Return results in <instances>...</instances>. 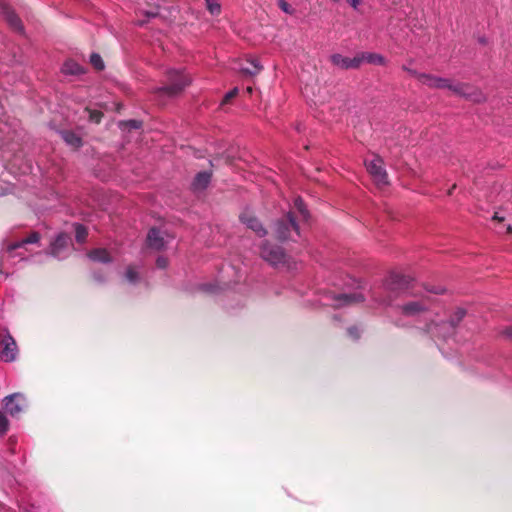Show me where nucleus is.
I'll return each mask as SVG.
<instances>
[{
  "mask_svg": "<svg viewBox=\"0 0 512 512\" xmlns=\"http://www.w3.org/2000/svg\"><path fill=\"white\" fill-rule=\"evenodd\" d=\"M167 81L165 86L160 88V91L169 95L175 96L181 93L192 82L191 77L184 69L177 70L171 69L167 71Z\"/></svg>",
  "mask_w": 512,
  "mask_h": 512,
  "instance_id": "obj_2",
  "label": "nucleus"
},
{
  "mask_svg": "<svg viewBox=\"0 0 512 512\" xmlns=\"http://www.w3.org/2000/svg\"><path fill=\"white\" fill-rule=\"evenodd\" d=\"M364 300L361 294L355 293L351 295L342 294L340 295L336 301V306H342L350 303L362 302Z\"/></svg>",
  "mask_w": 512,
  "mask_h": 512,
  "instance_id": "obj_19",
  "label": "nucleus"
},
{
  "mask_svg": "<svg viewBox=\"0 0 512 512\" xmlns=\"http://www.w3.org/2000/svg\"><path fill=\"white\" fill-rule=\"evenodd\" d=\"M293 215L294 212H289L283 221L276 223L275 234L279 240L288 239L291 231L298 233V225Z\"/></svg>",
  "mask_w": 512,
  "mask_h": 512,
  "instance_id": "obj_8",
  "label": "nucleus"
},
{
  "mask_svg": "<svg viewBox=\"0 0 512 512\" xmlns=\"http://www.w3.org/2000/svg\"><path fill=\"white\" fill-rule=\"evenodd\" d=\"M367 171L372 176L374 182L378 186H385L388 184V176L383 167V161L377 156H373L370 160H365Z\"/></svg>",
  "mask_w": 512,
  "mask_h": 512,
  "instance_id": "obj_5",
  "label": "nucleus"
},
{
  "mask_svg": "<svg viewBox=\"0 0 512 512\" xmlns=\"http://www.w3.org/2000/svg\"><path fill=\"white\" fill-rule=\"evenodd\" d=\"M0 12L5 17L8 24L15 30L21 31L22 24L18 16L14 13V11L7 4H0Z\"/></svg>",
  "mask_w": 512,
  "mask_h": 512,
  "instance_id": "obj_13",
  "label": "nucleus"
},
{
  "mask_svg": "<svg viewBox=\"0 0 512 512\" xmlns=\"http://www.w3.org/2000/svg\"><path fill=\"white\" fill-rule=\"evenodd\" d=\"M89 117L91 121L99 123L102 117V113L99 111H90Z\"/></svg>",
  "mask_w": 512,
  "mask_h": 512,
  "instance_id": "obj_31",
  "label": "nucleus"
},
{
  "mask_svg": "<svg viewBox=\"0 0 512 512\" xmlns=\"http://www.w3.org/2000/svg\"><path fill=\"white\" fill-rule=\"evenodd\" d=\"M167 243L168 240L160 230L155 228L150 229L147 235L148 247L159 251L164 249Z\"/></svg>",
  "mask_w": 512,
  "mask_h": 512,
  "instance_id": "obj_11",
  "label": "nucleus"
},
{
  "mask_svg": "<svg viewBox=\"0 0 512 512\" xmlns=\"http://www.w3.org/2000/svg\"><path fill=\"white\" fill-rule=\"evenodd\" d=\"M280 9L286 14L292 15L294 13V9L291 7L289 3L285 0H277Z\"/></svg>",
  "mask_w": 512,
  "mask_h": 512,
  "instance_id": "obj_29",
  "label": "nucleus"
},
{
  "mask_svg": "<svg viewBox=\"0 0 512 512\" xmlns=\"http://www.w3.org/2000/svg\"><path fill=\"white\" fill-rule=\"evenodd\" d=\"M238 94V88H234L231 91H229L223 98L222 104L229 103L233 98H235Z\"/></svg>",
  "mask_w": 512,
  "mask_h": 512,
  "instance_id": "obj_30",
  "label": "nucleus"
},
{
  "mask_svg": "<svg viewBox=\"0 0 512 512\" xmlns=\"http://www.w3.org/2000/svg\"><path fill=\"white\" fill-rule=\"evenodd\" d=\"M458 313H459V318L463 317V315H464L463 311H459Z\"/></svg>",
  "mask_w": 512,
  "mask_h": 512,
  "instance_id": "obj_39",
  "label": "nucleus"
},
{
  "mask_svg": "<svg viewBox=\"0 0 512 512\" xmlns=\"http://www.w3.org/2000/svg\"><path fill=\"white\" fill-rule=\"evenodd\" d=\"M88 236V231L87 229L80 225V224H77L75 226V237H76V240L79 242V243H83L86 238Z\"/></svg>",
  "mask_w": 512,
  "mask_h": 512,
  "instance_id": "obj_23",
  "label": "nucleus"
},
{
  "mask_svg": "<svg viewBox=\"0 0 512 512\" xmlns=\"http://www.w3.org/2000/svg\"><path fill=\"white\" fill-rule=\"evenodd\" d=\"M39 239H40L39 233L32 232L29 236H27L23 240L9 244L7 246V249L9 251H13V250H16L26 244L37 243L39 241Z\"/></svg>",
  "mask_w": 512,
  "mask_h": 512,
  "instance_id": "obj_18",
  "label": "nucleus"
},
{
  "mask_svg": "<svg viewBox=\"0 0 512 512\" xmlns=\"http://www.w3.org/2000/svg\"><path fill=\"white\" fill-rule=\"evenodd\" d=\"M167 259L164 257H159L157 259V266L160 268H165L167 266Z\"/></svg>",
  "mask_w": 512,
  "mask_h": 512,
  "instance_id": "obj_33",
  "label": "nucleus"
},
{
  "mask_svg": "<svg viewBox=\"0 0 512 512\" xmlns=\"http://www.w3.org/2000/svg\"><path fill=\"white\" fill-rule=\"evenodd\" d=\"M87 255L89 259L95 262L110 263L113 261L110 252L105 248H95L89 251Z\"/></svg>",
  "mask_w": 512,
  "mask_h": 512,
  "instance_id": "obj_16",
  "label": "nucleus"
},
{
  "mask_svg": "<svg viewBox=\"0 0 512 512\" xmlns=\"http://www.w3.org/2000/svg\"><path fill=\"white\" fill-rule=\"evenodd\" d=\"M125 276L129 282H135L138 279V272L133 266H129L126 270Z\"/></svg>",
  "mask_w": 512,
  "mask_h": 512,
  "instance_id": "obj_26",
  "label": "nucleus"
},
{
  "mask_svg": "<svg viewBox=\"0 0 512 512\" xmlns=\"http://www.w3.org/2000/svg\"><path fill=\"white\" fill-rule=\"evenodd\" d=\"M427 295L408 300L397 306L398 317L394 324L397 327H408L411 323L422 324L428 333H433L443 322L444 303L432 295H443L446 288L442 286H426Z\"/></svg>",
  "mask_w": 512,
  "mask_h": 512,
  "instance_id": "obj_1",
  "label": "nucleus"
},
{
  "mask_svg": "<svg viewBox=\"0 0 512 512\" xmlns=\"http://www.w3.org/2000/svg\"><path fill=\"white\" fill-rule=\"evenodd\" d=\"M62 72L68 75H76L82 72V68L76 62L69 60L66 61L62 66Z\"/></svg>",
  "mask_w": 512,
  "mask_h": 512,
  "instance_id": "obj_21",
  "label": "nucleus"
},
{
  "mask_svg": "<svg viewBox=\"0 0 512 512\" xmlns=\"http://www.w3.org/2000/svg\"><path fill=\"white\" fill-rule=\"evenodd\" d=\"M62 139L73 148H78L82 145L81 138L71 131H63L61 133Z\"/></svg>",
  "mask_w": 512,
  "mask_h": 512,
  "instance_id": "obj_20",
  "label": "nucleus"
},
{
  "mask_svg": "<svg viewBox=\"0 0 512 512\" xmlns=\"http://www.w3.org/2000/svg\"><path fill=\"white\" fill-rule=\"evenodd\" d=\"M262 258L276 267H284L288 270L296 268V262L285 255L280 247L264 244L261 248Z\"/></svg>",
  "mask_w": 512,
  "mask_h": 512,
  "instance_id": "obj_3",
  "label": "nucleus"
},
{
  "mask_svg": "<svg viewBox=\"0 0 512 512\" xmlns=\"http://www.w3.org/2000/svg\"><path fill=\"white\" fill-rule=\"evenodd\" d=\"M147 16H148V17H155V16H156V13H147Z\"/></svg>",
  "mask_w": 512,
  "mask_h": 512,
  "instance_id": "obj_37",
  "label": "nucleus"
},
{
  "mask_svg": "<svg viewBox=\"0 0 512 512\" xmlns=\"http://www.w3.org/2000/svg\"><path fill=\"white\" fill-rule=\"evenodd\" d=\"M493 219H494V220H498V221H501V220H502V218H500L497 214H495V215H494Z\"/></svg>",
  "mask_w": 512,
  "mask_h": 512,
  "instance_id": "obj_36",
  "label": "nucleus"
},
{
  "mask_svg": "<svg viewBox=\"0 0 512 512\" xmlns=\"http://www.w3.org/2000/svg\"><path fill=\"white\" fill-rule=\"evenodd\" d=\"M207 3V9L210 11L211 14H219L221 7L217 2H214L212 0H206Z\"/></svg>",
  "mask_w": 512,
  "mask_h": 512,
  "instance_id": "obj_28",
  "label": "nucleus"
},
{
  "mask_svg": "<svg viewBox=\"0 0 512 512\" xmlns=\"http://www.w3.org/2000/svg\"><path fill=\"white\" fill-rule=\"evenodd\" d=\"M402 69L406 72H408L412 77H413V72H417L416 70H413L411 69L410 67H408L407 65H403L402 66Z\"/></svg>",
  "mask_w": 512,
  "mask_h": 512,
  "instance_id": "obj_35",
  "label": "nucleus"
},
{
  "mask_svg": "<svg viewBox=\"0 0 512 512\" xmlns=\"http://www.w3.org/2000/svg\"><path fill=\"white\" fill-rule=\"evenodd\" d=\"M71 244V238L66 233H60L56 239L51 243V253L59 257L62 252Z\"/></svg>",
  "mask_w": 512,
  "mask_h": 512,
  "instance_id": "obj_12",
  "label": "nucleus"
},
{
  "mask_svg": "<svg viewBox=\"0 0 512 512\" xmlns=\"http://www.w3.org/2000/svg\"><path fill=\"white\" fill-rule=\"evenodd\" d=\"M454 94L477 103L485 100L484 93L479 88L474 87L468 83L456 82V86L454 87Z\"/></svg>",
  "mask_w": 512,
  "mask_h": 512,
  "instance_id": "obj_6",
  "label": "nucleus"
},
{
  "mask_svg": "<svg viewBox=\"0 0 512 512\" xmlns=\"http://www.w3.org/2000/svg\"><path fill=\"white\" fill-rule=\"evenodd\" d=\"M358 55H359L360 66L363 63L379 65V66L386 65V59L381 54L372 53V52H361Z\"/></svg>",
  "mask_w": 512,
  "mask_h": 512,
  "instance_id": "obj_14",
  "label": "nucleus"
},
{
  "mask_svg": "<svg viewBox=\"0 0 512 512\" xmlns=\"http://www.w3.org/2000/svg\"><path fill=\"white\" fill-rule=\"evenodd\" d=\"M240 219L248 228L255 231L258 236H264L266 234L260 222L252 215L243 213Z\"/></svg>",
  "mask_w": 512,
  "mask_h": 512,
  "instance_id": "obj_15",
  "label": "nucleus"
},
{
  "mask_svg": "<svg viewBox=\"0 0 512 512\" xmlns=\"http://www.w3.org/2000/svg\"><path fill=\"white\" fill-rule=\"evenodd\" d=\"M294 209L297 211L299 217L306 221L308 219V212L305 208L303 201L300 198H296L294 201Z\"/></svg>",
  "mask_w": 512,
  "mask_h": 512,
  "instance_id": "obj_22",
  "label": "nucleus"
},
{
  "mask_svg": "<svg viewBox=\"0 0 512 512\" xmlns=\"http://www.w3.org/2000/svg\"><path fill=\"white\" fill-rule=\"evenodd\" d=\"M4 406L11 416H17L26 407V398L21 393H14L5 397Z\"/></svg>",
  "mask_w": 512,
  "mask_h": 512,
  "instance_id": "obj_9",
  "label": "nucleus"
},
{
  "mask_svg": "<svg viewBox=\"0 0 512 512\" xmlns=\"http://www.w3.org/2000/svg\"><path fill=\"white\" fill-rule=\"evenodd\" d=\"M347 2L355 10H357L358 7L362 4V0H347Z\"/></svg>",
  "mask_w": 512,
  "mask_h": 512,
  "instance_id": "obj_32",
  "label": "nucleus"
},
{
  "mask_svg": "<svg viewBox=\"0 0 512 512\" xmlns=\"http://www.w3.org/2000/svg\"><path fill=\"white\" fill-rule=\"evenodd\" d=\"M17 355V344L11 335L0 333V357L5 362L15 360Z\"/></svg>",
  "mask_w": 512,
  "mask_h": 512,
  "instance_id": "obj_7",
  "label": "nucleus"
},
{
  "mask_svg": "<svg viewBox=\"0 0 512 512\" xmlns=\"http://www.w3.org/2000/svg\"><path fill=\"white\" fill-rule=\"evenodd\" d=\"M413 77L416 78L421 84L433 89H448L454 94V87L456 82L448 78L438 77L432 74L413 72Z\"/></svg>",
  "mask_w": 512,
  "mask_h": 512,
  "instance_id": "obj_4",
  "label": "nucleus"
},
{
  "mask_svg": "<svg viewBox=\"0 0 512 512\" xmlns=\"http://www.w3.org/2000/svg\"><path fill=\"white\" fill-rule=\"evenodd\" d=\"M330 60L333 65L342 69H357L360 67L358 54L353 58H349L341 54H333Z\"/></svg>",
  "mask_w": 512,
  "mask_h": 512,
  "instance_id": "obj_10",
  "label": "nucleus"
},
{
  "mask_svg": "<svg viewBox=\"0 0 512 512\" xmlns=\"http://www.w3.org/2000/svg\"><path fill=\"white\" fill-rule=\"evenodd\" d=\"M211 175L208 172L198 173L192 183V187L195 191H201L205 189L210 183Z\"/></svg>",
  "mask_w": 512,
  "mask_h": 512,
  "instance_id": "obj_17",
  "label": "nucleus"
},
{
  "mask_svg": "<svg viewBox=\"0 0 512 512\" xmlns=\"http://www.w3.org/2000/svg\"><path fill=\"white\" fill-rule=\"evenodd\" d=\"M90 62L96 70H102L104 68L102 58L98 54H92L90 57Z\"/></svg>",
  "mask_w": 512,
  "mask_h": 512,
  "instance_id": "obj_25",
  "label": "nucleus"
},
{
  "mask_svg": "<svg viewBox=\"0 0 512 512\" xmlns=\"http://www.w3.org/2000/svg\"><path fill=\"white\" fill-rule=\"evenodd\" d=\"M126 125H128L129 127H132V128H139L140 127V123L136 120H130L126 123Z\"/></svg>",
  "mask_w": 512,
  "mask_h": 512,
  "instance_id": "obj_34",
  "label": "nucleus"
},
{
  "mask_svg": "<svg viewBox=\"0 0 512 512\" xmlns=\"http://www.w3.org/2000/svg\"><path fill=\"white\" fill-rule=\"evenodd\" d=\"M9 428V422L6 416L0 411V435H4Z\"/></svg>",
  "mask_w": 512,
  "mask_h": 512,
  "instance_id": "obj_27",
  "label": "nucleus"
},
{
  "mask_svg": "<svg viewBox=\"0 0 512 512\" xmlns=\"http://www.w3.org/2000/svg\"><path fill=\"white\" fill-rule=\"evenodd\" d=\"M250 63L253 66V70H251L249 68L242 67L240 69L242 73L248 74V75H255V74L259 73L262 70V66L259 64L258 60L252 59L250 61Z\"/></svg>",
  "mask_w": 512,
  "mask_h": 512,
  "instance_id": "obj_24",
  "label": "nucleus"
},
{
  "mask_svg": "<svg viewBox=\"0 0 512 512\" xmlns=\"http://www.w3.org/2000/svg\"><path fill=\"white\" fill-rule=\"evenodd\" d=\"M246 91H247V93L251 94L252 93V88L251 87H247Z\"/></svg>",
  "mask_w": 512,
  "mask_h": 512,
  "instance_id": "obj_38",
  "label": "nucleus"
}]
</instances>
